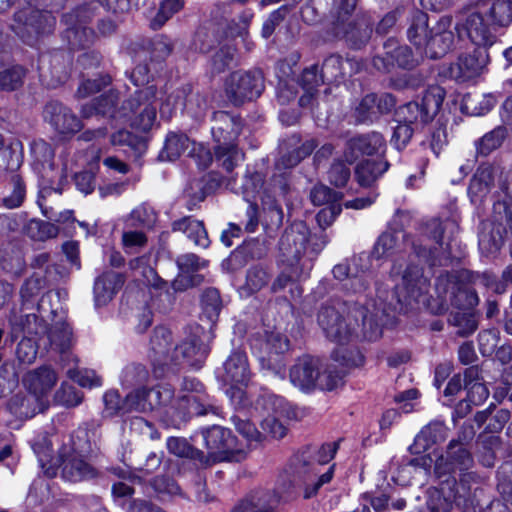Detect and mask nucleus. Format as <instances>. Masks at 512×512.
Listing matches in <instances>:
<instances>
[{
	"mask_svg": "<svg viewBox=\"0 0 512 512\" xmlns=\"http://www.w3.org/2000/svg\"><path fill=\"white\" fill-rule=\"evenodd\" d=\"M390 279L393 290L384 292L377 288L378 300L366 307L348 308L343 303L323 305L317 319L326 337L340 346L358 340L360 331L364 339L377 340L383 327L392 323L393 313H407L425 302L430 282L418 265L395 261Z\"/></svg>",
	"mask_w": 512,
	"mask_h": 512,
	"instance_id": "obj_1",
	"label": "nucleus"
},
{
	"mask_svg": "<svg viewBox=\"0 0 512 512\" xmlns=\"http://www.w3.org/2000/svg\"><path fill=\"white\" fill-rule=\"evenodd\" d=\"M327 243L328 238L324 233L311 234L303 221H295L287 227L279 241L286 267L272 282L271 291L279 293L288 288L291 299L301 297L303 289L298 281L309 276L314 260Z\"/></svg>",
	"mask_w": 512,
	"mask_h": 512,
	"instance_id": "obj_2",
	"label": "nucleus"
},
{
	"mask_svg": "<svg viewBox=\"0 0 512 512\" xmlns=\"http://www.w3.org/2000/svg\"><path fill=\"white\" fill-rule=\"evenodd\" d=\"M457 230L453 220L431 219L421 227L419 237L411 241L413 252L430 266L444 265L455 257L452 248Z\"/></svg>",
	"mask_w": 512,
	"mask_h": 512,
	"instance_id": "obj_3",
	"label": "nucleus"
},
{
	"mask_svg": "<svg viewBox=\"0 0 512 512\" xmlns=\"http://www.w3.org/2000/svg\"><path fill=\"white\" fill-rule=\"evenodd\" d=\"M494 282L488 273L478 274L468 270L441 274L437 277L435 290L443 302H450L460 310L473 309L479 303L475 286L490 287Z\"/></svg>",
	"mask_w": 512,
	"mask_h": 512,
	"instance_id": "obj_4",
	"label": "nucleus"
},
{
	"mask_svg": "<svg viewBox=\"0 0 512 512\" xmlns=\"http://www.w3.org/2000/svg\"><path fill=\"white\" fill-rule=\"evenodd\" d=\"M339 447L338 442H330L320 447H310L301 456V489L303 497L310 499L318 494L320 489L328 484L334 476V467L326 465L334 458Z\"/></svg>",
	"mask_w": 512,
	"mask_h": 512,
	"instance_id": "obj_5",
	"label": "nucleus"
},
{
	"mask_svg": "<svg viewBox=\"0 0 512 512\" xmlns=\"http://www.w3.org/2000/svg\"><path fill=\"white\" fill-rule=\"evenodd\" d=\"M162 91L155 85L136 90L122 106L123 116L127 117L131 128L138 132L148 133L158 127L157 111Z\"/></svg>",
	"mask_w": 512,
	"mask_h": 512,
	"instance_id": "obj_6",
	"label": "nucleus"
},
{
	"mask_svg": "<svg viewBox=\"0 0 512 512\" xmlns=\"http://www.w3.org/2000/svg\"><path fill=\"white\" fill-rule=\"evenodd\" d=\"M499 187L508 199L493 205L492 234L481 233L479 236L480 248L489 253L497 252L504 242V236L512 235V168L501 172Z\"/></svg>",
	"mask_w": 512,
	"mask_h": 512,
	"instance_id": "obj_7",
	"label": "nucleus"
},
{
	"mask_svg": "<svg viewBox=\"0 0 512 512\" xmlns=\"http://www.w3.org/2000/svg\"><path fill=\"white\" fill-rule=\"evenodd\" d=\"M173 416L179 421H186L192 416L209 413L218 414L219 407L214 397L210 396L204 385L195 378H184L180 395L171 406Z\"/></svg>",
	"mask_w": 512,
	"mask_h": 512,
	"instance_id": "obj_8",
	"label": "nucleus"
},
{
	"mask_svg": "<svg viewBox=\"0 0 512 512\" xmlns=\"http://www.w3.org/2000/svg\"><path fill=\"white\" fill-rule=\"evenodd\" d=\"M12 3H26L28 7L14 14L11 25L15 34L25 43L33 45L39 36L51 33L56 24V18L48 11L33 7L39 0H9Z\"/></svg>",
	"mask_w": 512,
	"mask_h": 512,
	"instance_id": "obj_9",
	"label": "nucleus"
},
{
	"mask_svg": "<svg viewBox=\"0 0 512 512\" xmlns=\"http://www.w3.org/2000/svg\"><path fill=\"white\" fill-rule=\"evenodd\" d=\"M201 435L208 450V460L211 462H241L247 456V450L237 447V439L230 429L219 425H213L201 430Z\"/></svg>",
	"mask_w": 512,
	"mask_h": 512,
	"instance_id": "obj_10",
	"label": "nucleus"
},
{
	"mask_svg": "<svg viewBox=\"0 0 512 512\" xmlns=\"http://www.w3.org/2000/svg\"><path fill=\"white\" fill-rule=\"evenodd\" d=\"M252 351L257 355L263 368L278 372L281 368V355L289 349L288 338L279 331H264L250 339Z\"/></svg>",
	"mask_w": 512,
	"mask_h": 512,
	"instance_id": "obj_11",
	"label": "nucleus"
},
{
	"mask_svg": "<svg viewBox=\"0 0 512 512\" xmlns=\"http://www.w3.org/2000/svg\"><path fill=\"white\" fill-rule=\"evenodd\" d=\"M264 90L261 71H236L225 82V94L234 105H241L258 98Z\"/></svg>",
	"mask_w": 512,
	"mask_h": 512,
	"instance_id": "obj_12",
	"label": "nucleus"
},
{
	"mask_svg": "<svg viewBox=\"0 0 512 512\" xmlns=\"http://www.w3.org/2000/svg\"><path fill=\"white\" fill-rule=\"evenodd\" d=\"M445 98V91L440 86H431L423 94L420 101H412L398 110L403 123L409 125L417 122L428 123L439 112Z\"/></svg>",
	"mask_w": 512,
	"mask_h": 512,
	"instance_id": "obj_13",
	"label": "nucleus"
},
{
	"mask_svg": "<svg viewBox=\"0 0 512 512\" xmlns=\"http://www.w3.org/2000/svg\"><path fill=\"white\" fill-rule=\"evenodd\" d=\"M332 273L337 280L346 281L345 289L353 293L365 292L373 280L369 256L365 253L352 257L349 263L335 265Z\"/></svg>",
	"mask_w": 512,
	"mask_h": 512,
	"instance_id": "obj_14",
	"label": "nucleus"
},
{
	"mask_svg": "<svg viewBox=\"0 0 512 512\" xmlns=\"http://www.w3.org/2000/svg\"><path fill=\"white\" fill-rule=\"evenodd\" d=\"M90 18L89 9L86 6L79 7L63 15L62 21L66 26L63 38L67 41L70 49H85L93 43L95 34L87 26Z\"/></svg>",
	"mask_w": 512,
	"mask_h": 512,
	"instance_id": "obj_15",
	"label": "nucleus"
},
{
	"mask_svg": "<svg viewBox=\"0 0 512 512\" xmlns=\"http://www.w3.org/2000/svg\"><path fill=\"white\" fill-rule=\"evenodd\" d=\"M202 327H191L190 334L178 345L173 347L171 364H186L194 369H200L209 353L208 346L201 339Z\"/></svg>",
	"mask_w": 512,
	"mask_h": 512,
	"instance_id": "obj_16",
	"label": "nucleus"
},
{
	"mask_svg": "<svg viewBox=\"0 0 512 512\" xmlns=\"http://www.w3.org/2000/svg\"><path fill=\"white\" fill-rule=\"evenodd\" d=\"M58 380V373L50 365H42L32 369L23 376V385L35 398L39 412L48 407L50 393Z\"/></svg>",
	"mask_w": 512,
	"mask_h": 512,
	"instance_id": "obj_17",
	"label": "nucleus"
},
{
	"mask_svg": "<svg viewBox=\"0 0 512 512\" xmlns=\"http://www.w3.org/2000/svg\"><path fill=\"white\" fill-rule=\"evenodd\" d=\"M396 105L392 94L380 95L370 93L365 95L354 107L353 117L357 123H373L382 115L390 113Z\"/></svg>",
	"mask_w": 512,
	"mask_h": 512,
	"instance_id": "obj_18",
	"label": "nucleus"
},
{
	"mask_svg": "<svg viewBox=\"0 0 512 512\" xmlns=\"http://www.w3.org/2000/svg\"><path fill=\"white\" fill-rule=\"evenodd\" d=\"M385 56L373 58V66L382 72H390L395 66L403 69H413L418 65V59L406 45H399L395 39L384 43Z\"/></svg>",
	"mask_w": 512,
	"mask_h": 512,
	"instance_id": "obj_19",
	"label": "nucleus"
},
{
	"mask_svg": "<svg viewBox=\"0 0 512 512\" xmlns=\"http://www.w3.org/2000/svg\"><path fill=\"white\" fill-rule=\"evenodd\" d=\"M189 93L190 88L183 87L173 91L165 100L161 99L159 101L161 118L171 119L174 112L180 108H184L188 114L196 119L202 117L206 108L205 102L199 96L191 95L188 98Z\"/></svg>",
	"mask_w": 512,
	"mask_h": 512,
	"instance_id": "obj_20",
	"label": "nucleus"
},
{
	"mask_svg": "<svg viewBox=\"0 0 512 512\" xmlns=\"http://www.w3.org/2000/svg\"><path fill=\"white\" fill-rule=\"evenodd\" d=\"M489 62L486 49L476 48L472 53L462 54L448 68V76L458 82L468 81L480 74Z\"/></svg>",
	"mask_w": 512,
	"mask_h": 512,
	"instance_id": "obj_21",
	"label": "nucleus"
},
{
	"mask_svg": "<svg viewBox=\"0 0 512 512\" xmlns=\"http://www.w3.org/2000/svg\"><path fill=\"white\" fill-rule=\"evenodd\" d=\"M62 478L69 482H80L97 476V470L86 462L73 448L66 446L59 451Z\"/></svg>",
	"mask_w": 512,
	"mask_h": 512,
	"instance_id": "obj_22",
	"label": "nucleus"
},
{
	"mask_svg": "<svg viewBox=\"0 0 512 512\" xmlns=\"http://www.w3.org/2000/svg\"><path fill=\"white\" fill-rule=\"evenodd\" d=\"M223 381L231 385L232 396L242 395V390L238 385H247L251 377V371L248 364L247 355L240 350H234L223 364Z\"/></svg>",
	"mask_w": 512,
	"mask_h": 512,
	"instance_id": "obj_23",
	"label": "nucleus"
},
{
	"mask_svg": "<svg viewBox=\"0 0 512 512\" xmlns=\"http://www.w3.org/2000/svg\"><path fill=\"white\" fill-rule=\"evenodd\" d=\"M374 19L369 11H359L354 21L336 30V36L343 37L355 49L365 46L373 32Z\"/></svg>",
	"mask_w": 512,
	"mask_h": 512,
	"instance_id": "obj_24",
	"label": "nucleus"
},
{
	"mask_svg": "<svg viewBox=\"0 0 512 512\" xmlns=\"http://www.w3.org/2000/svg\"><path fill=\"white\" fill-rule=\"evenodd\" d=\"M450 25V19H440L438 23L430 29L427 43L424 44L420 53L425 54L431 59H438L450 51L454 43V34L449 29Z\"/></svg>",
	"mask_w": 512,
	"mask_h": 512,
	"instance_id": "obj_25",
	"label": "nucleus"
},
{
	"mask_svg": "<svg viewBox=\"0 0 512 512\" xmlns=\"http://www.w3.org/2000/svg\"><path fill=\"white\" fill-rule=\"evenodd\" d=\"M44 119L60 134H74L81 130L80 119L66 106L51 101L44 108Z\"/></svg>",
	"mask_w": 512,
	"mask_h": 512,
	"instance_id": "obj_26",
	"label": "nucleus"
},
{
	"mask_svg": "<svg viewBox=\"0 0 512 512\" xmlns=\"http://www.w3.org/2000/svg\"><path fill=\"white\" fill-rule=\"evenodd\" d=\"M264 184V176L258 172L248 171L245 175L244 182L242 184V195L244 200L249 204L246 216L247 222L245 224V230L249 233L256 231L258 227V206L255 202L256 197L261 193Z\"/></svg>",
	"mask_w": 512,
	"mask_h": 512,
	"instance_id": "obj_27",
	"label": "nucleus"
},
{
	"mask_svg": "<svg viewBox=\"0 0 512 512\" xmlns=\"http://www.w3.org/2000/svg\"><path fill=\"white\" fill-rule=\"evenodd\" d=\"M205 264L206 262L194 253L178 256L176 259L178 274L171 283L173 289L175 291H184L200 284L201 276L196 274V272L203 268Z\"/></svg>",
	"mask_w": 512,
	"mask_h": 512,
	"instance_id": "obj_28",
	"label": "nucleus"
},
{
	"mask_svg": "<svg viewBox=\"0 0 512 512\" xmlns=\"http://www.w3.org/2000/svg\"><path fill=\"white\" fill-rule=\"evenodd\" d=\"M465 33L469 40L480 49L492 46L496 41V35L479 13H471L467 16L459 34Z\"/></svg>",
	"mask_w": 512,
	"mask_h": 512,
	"instance_id": "obj_29",
	"label": "nucleus"
},
{
	"mask_svg": "<svg viewBox=\"0 0 512 512\" xmlns=\"http://www.w3.org/2000/svg\"><path fill=\"white\" fill-rule=\"evenodd\" d=\"M385 146V139L379 132L358 135L349 139L344 151L345 160L353 163L362 155H372Z\"/></svg>",
	"mask_w": 512,
	"mask_h": 512,
	"instance_id": "obj_30",
	"label": "nucleus"
},
{
	"mask_svg": "<svg viewBox=\"0 0 512 512\" xmlns=\"http://www.w3.org/2000/svg\"><path fill=\"white\" fill-rule=\"evenodd\" d=\"M212 121L211 133L217 145L232 143L241 133L240 118L226 111L214 112Z\"/></svg>",
	"mask_w": 512,
	"mask_h": 512,
	"instance_id": "obj_31",
	"label": "nucleus"
},
{
	"mask_svg": "<svg viewBox=\"0 0 512 512\" xmlns=\"http://www.w3.org/2000/svg\"><path fill=\"white\" fill-rule=\"evenodd\" d=\"M280 496L270 490H255L246 495L231 512H278Z\"/></svg>",
	"mask_w": 512,
	"mask_h": 512,
	"instance_id": "obj_32",
	"label": "nucleus"
},
{
	"mask_svg": "<svg viewBox=\"0 0 512 512\" xmlns=\"http://www.w3.org/2000/svg\"><path fill=\"white\" fill-rule=\"evenodd\" d=\"M299 143L300 138L295 135L283 141L280 145L281 156L277 162L279 167H295L301 160L309 156L317 146L314 139L307 140L301 145H299Z\"/></svg>",
	"mask_w": 512,
	"mask_h": 512,
	"instance_id": "obj_33",
	"label": "nucleus"
},
{
	"mask_svg": "<svg viewBox=\"0 0 512 512\" xmlns=\"http://www.w3.org/2000/svg\"><path fill=\"white\" fill-rule=\"evenodd\" d=\"M319 360L311 356L300 357L290 369L291 383L303 391L316 387Z\"/></svg>",
	"mask_w": 512,
	"mask_h": 512,
	"instance_id": "obj_34",
	"label": "nucleus"
},
{
	"mask_svg": "<svg viewBox=\"0 0 512 512\" xmlns=\"http://www.w3.org/2000/svg\"><path fill=\"white\" fill-rule=\"evenodd\" d=\"M123 275L112 271H104L94 282V300L97 306H104L112 300L114 295L123 286Z\"/></svg>",
	"mask_w": 512,
	"mask_h": 512,
	"instance_id": "obj_35",
	"label": "nucleus"
},
{
	"mask_svg": "<svg viewBox=\"0 0 512 512\" xmlns=\"http://www.w3.org/2000/svg\"><path fill=\"white\" fill-rule=\"evenodd\" d=\"M447 436L448 428L446 425L442 421H432L417 434L409 449L412 453H421L430 449L434 444L445 441Z\"/></svg>",
	"mask_w": 512,
	"mask_h": 512,
	"instance_id": "obj_36",
	"label": "nucleus"
},
{
	"mask_svg": "<svg viewBox=\"0 0 512 512\" xmlns=\"http://www.w3.org/2000/svg\"><path fill=\"white\" fill-rule=\"evenodd\" d=\"M150 355L154 366L156 364L164 366L170 362L172 354V334L169 329L163 326L156 327L150 339Z\"/></svg>",
	"mask_w": 512,
	"mask_h": 512,
	"instance_id": "obj_37",
	"label": "nucleus"
},
{
	"mask_svg": "<svg viewBox=\"0 0 512 512\" xmlns=\"http://www.w3.org/2000/svg\"><path fill=\"white\" fill-rule=\"evenodd\" d=\"M431 464L432 459L428 455L402 459L401 463L393 471L392 479L398 485H409L415 473L420 471L427 473L431 468Z\"/></svg>",
	"mask_w": 512,
	"mask_h": 512,
	"instance_id": "obj_38",
	"label": "nucleus"
},
{
	"mask_svg": "<svg viewBox=\"0 0 512 512\" xmlns=\"http://www.w3.org/2000/svg\"><path fill=\"white\" fill-rule=\"evenodd\" d=\"M45 287V280L39 276H32L28 278L21 287L20 295L22 298L23 305L29 309L37 304L39 311H45L46 302H50L54 293L49 291L42 295L39 301L37 297Z\"/></svg>",
	"mask_w": 512,
	"mask_h": 512,
	"instance_id": "obj_39",
	"label": "nucleus"
},
{
	"mask_svg": "<svg viewBox=\"0 0 512 512\" xmlns=\"http://www.w3.org/2000/svg\"><path fill=\"white\" fill-rule=\"evenodd\" d=\"M171 229L173 232L184 233L196 246L207 248L210 244L203 222L192 216H185L173 221Z\"/></svg>",
	"mask_w": 512,
	"mask_h": 512,
	"instance_id": "obj_40",
	"label": "nucleus"
},
{
	"mask_svg": "<svg viewBox=\"0 0 512 512\" xmlns=\"http://www.w3.org/2000/svg\"><path fill=\"white\" fill-rule=\"evenodd\" d=\"M408 240V236L402 229L386 231L379 236L374 246L373 255L383 258L397 254L406 247Z\"/></svg>",
	"mask_w": 512,
	"mask_h": 512,
	"instance_id": "obj_41",
	"label": "nucleus"
},
{
	"mask_svg": "<svg viewBox=\"0 0 512 512\" xmlns=\"http://www.w3.org/2000/svg\"><path fill=\"white\" fill-rule=\"evenodd\" d=\"M430 35L428 29V15L418 9H413L410 14V25L407 29V37L411 44L420 52Z\"/></svg>",
	"mask_w": 512,
	"mask_h": 512,
	"instance_id": "obj_42",
	"label": "nucleus"
},
{
	"mask_svg": "<svg viewBox=\"0 0 512 512\" xmlns=\"http://www.w3.org/2000/svg\"><path fill=\"white\" fill-rule=\"evenodd\" d=\"M384 160H365L355 168V177L362 187L372 186L389 168Z\"/></svg>",
	"mask_w": 512,
	"mask_h": 512,
	"instance_id": "obj_43",
	"label": "nucleus"
},
{
	"mask_svg": "<svg viewBox=\"0 0 512 512\" xmlns=\"http://www.w3.org/2000/svg\"><path fill=\"white\" fill-rule=\"evenodd\" d=\"M359 0H334L331 9L333 31L346 27L348 23L356 18L359 11H363L358 7Z\"/></svg>",
	"mask_w": 512,
	"mask_h": 512,
	"instance_id": "obj_44",
	"label": "nucleus"
},
{
	"mask_svg": "<svg viewBox=\"0 0 512 512\" xmlns=\"http://www.w3.org/2000/svg\"><path fill=\"white\" fill-rule=\"evenodd\" d=\"M111 144L114 146L127 147L124 152L129 157H133L136 160L139 159L147 149L146 141L137 135H134L128 130H119L112 134Z\"/></svg>",
	"mask_w": 512,
	"mask_h": 512,
	"instance_id": "obj_45",
	"label": "nucleus"
},
{
	"mask_svg": "<svg viewBox=\"0 0 512 512\" xmlns=\"http://www.w3.org/2000/svg\"><path fill=\"white\" fill-rule=\"evenodd\" d=\"M191 141L183 133L170 132L159 154L161 160L174 161L185 153L191 146Z\"/></svg>",
	"mask_w": 512,
	"mask_h": 512,
	"instance_id": "obj_46",
	"label": "nucleus"
},
{
	"mask_svg": "<svg viewBox=\"0 0 512 512\" xmlns=\"http://www.w3.org/2000/svg\"><path fill=\"white\" fill-rule=\"evenodd\" d=\"M52 350L66 354L72 345V329L66 322L55 323L48 331Z\"/></svg>",
	"mask_w": 512,
	"mask_h": 512,
	"instance_id": "obj_47",
	"label": "nucleus"
},
{
	"mask_svg": "<svg viewBox=\"0 0 512 512\" xmlns=\"http://www.w3.org/2000/svg\"><path fill=\"white\" fill-rule=\"evenodd\" d=\"M166 447L171 454L177 457L192 459L201 464L208 463L205 454L190 445L185 438L169 437L166 441Z\"/></svg>",
	"mask_w": 512,
	"mask_h": 512,
	"instance_id": "obj_48",
	"label": "nucleus"
},
{
	"mask_svg": "<svg viewBox=\"0 0 512 512\" xmlns=\"http://www.w3.org/2000/svg\"><path fill=\"white\" fill-rule=\"evenodd\" d=\"M492 181L493 168L489 165L480 166L470 181L468 194L472 198L485 196L490 191Z\"/></svg>",
	"mask_w": 512,
	"mask_h": 512,
	"instance_id": "obj_49",
	"label": "nucleus"
},
{
	"mask_svg": "<svg viewBox=\"0 0 512 512\" xmlns=\"http://www.w3.org/2000/svg\"><path fill=\"white\" fill-rule=\"evenodd\" d=\"M117 103V96L115 93L101 95L95 99L92 104L82 107V115L84 117H91L93 114H101L103 116L109 115L115 117L114 109Z\"/></svg>",
	"mask_w": 512,
	"mask_h": 512,
	"instance_id": "obj_50",
	"label": "nucleus"
},
{
	"mask_svg": "<svg viewBox=\"0 0 512 512\" xmlns=\"http://www.w3.org/2000/svg\"><path fill=\"white\" fill-rule=\"evenodd\" d=\"M345 64H348V60L344 61L339 55L327 57L320 69V74L325 83L331 84L340 81L345 74Z\"/></svg>",
	"mask_w": 512,
	"mask_h": 512,
	"instance_id": "obj_51",
	"label": "nucleus"
},
{
	"mask_svg": "<svg viewBox=\"0 0 512 512\" xmlns=\"http://www.w3.org/2000/svg\"><path fill=\"white\" fill-rule=\"evenodd\" d=\"M506 137V129L498 126L492 131L486 133L475 142L476 152L481 156H488L491 152L498 149Z\"/></svg>",
	"mask_w": 512,
	"mask_h": 512,
	"instance_id": "obj_52",
	"label": "nucleus"
},
{
	"mask_svg": "<svg viewBox=\"0 0 512 512\" xmlns=\"http://www.w3.org/2000/svg\"><path fill=\"white\" fill-rule=\"evenodd\" d=\"M447 455L451 461V467L448 471L467 470L473 461L469 451L457 441L450 442Z\"/></svg>",
	"mask_w": 512,
	"mask_h": 512,
	"instance_id": "obj_53",
	"label": "nucleus"
},
{
	"mask_svg": "<svg viewBox=\"0 0 512 512\" xmlns=\"http://www.w3.org/2000/svg\"><path fill=\"white\" fill-rule=\"evenodd\" d=\"M149 378V372L142 364H129L122 370L120 381L123 387L143 386Z\"/></svg>",
	"mask_w": 512,
	"mask_h": 512,
	"instance_id": "obj_54",
	"label": "nucleus"
},
{
	"mask_svg": "<svg viewBox=\"0 0 512 512\" xmlns=\"http://www.w3.org/2000/svg\"><path fill=\"white\" fill-rule=\"evenodd\" d=\"M147 397L149 399V403H151V410L156 407L169 406L168 413L173 415L171 406L174 404L176 399H174V389L170 384H160L153 389L148 390Z\"/></svg>",
	"mask_w": 512,
	"mask_h": 512,
	"instance_id": "obj_55",
	"label": "nucleus"
},
{
	"mask_svg": "<svg viewBox=\"0 0 512 512\" xmlns=\"http://www.w3.org/2000/svg\"><path fill=\"white\" fill-rule=\"evenodd\" d=\"M203 315L211 322L215 323L222 308L220 293L215 288H207L201 298Z\"/></svg>",
	"mask_w": 512,
	"mask_h": 512,
	"instance_id": "obj_56",
	"label": "nucleus"
},
{
	"mask_svg": "<svg viewBox=\"0 0 512 512\" xmlns=\"http://www.w3.org/2000/svg\"><path fill=\"white\" fill-rule=\"evenodd\" d=\"M343 378L344 371L338 369L336 366L328 365L325 369L321 371L319 365L317 372L316 387H318L321 390L331 391L342 384Z\"/></svg>",
	"mask_w": 512,
	"mask_h": 512,
	"instance_id": "obj_57",
	"label": "nucleus"
},
{
	"mask_svg": "<svg viewBox=\"0 0 512 512\" xmlns=\"http://www.w3.org/2000/svg\"><path fill=\"white\" fill-rule=\"evenodd\" d=\"M26 233L34 240L45 241L47 239L55 238L59 233V229L53 223L39 219H32L26 226Z\"/></svg>",
	"mask_w": 512,
	"mask_h": 512,
	"instance_id": "obj_58",
	"label": "nucleus"
},
{
	"mask_svg": "<svg viewBox=\"0 0 512 512\" xmlns=\"http://www.w3.org/2000/svg\"><path fill=\"white\" fill-rule=\"evenodd\" d=\"M184 4V0H163L158 12L151 20V28L154 30L160 29L174 14L183 9Z\"/></svg>",
	"mask_w": 512,
	"mask_h": 512,
	"instance_id": "obj_59",
	"label": "nucleus"
},
{
	"mask_svg": "<svg viewBox=\"0 0 512 512\" xmlns=\"http://www.w3.org/2000/svg\"><path fill=\"white\" fill-rule=\"evenodd\" d=\"M215 153L227 172H231L243 160V153L234 142L217 145Z\"/></svg>",
	"mask_w": 512,
	"mask_h": 512,
	"instance_id": "obj_60",
	"label": "nucleus"
},
{
	"mask_svg": "<svg viewBox=\"0 0 512 512\" xmlns=\"http://www.w3.org/2000/svg\"><path fill=\"white\" fill-rule=\"evenodd\" d=\"M282 410H275V414L268 415L261 422L263 439L270 437L273 439H281L287 433L286 425L280 420Z\"/></svg>",
	"mask_w": 512,
	"mask_h": 512,
	"instance_id": "obj_61",
	"label": "nucleus"
},
{
	"mask_svg": "<svg viewBox=\"0 0 512 512\" xmlns=\"http://www.w3.org/2000/svg\"><path fill=\"white\" fill-rule=\"evenodd\" d=\"M147 394L148 390L144 387L136 388L127 394L124 399V412L129 413L132 411H151V403H149Z\"/></svg>",
	"mask_w": 512,
	"mask_h": 512,
	"instance_id": "obj_62",
	"label": "nucleus"
},
{
	"mask_svg": "<svg viewBox=\"0 0 512 512\" xmlns=\"http://www.w3.org/2000/svg\"><path fill=\"white\" fill-rule=\"evenodd\" d=\"M157 220V214L153 207L142 204L136 207L129 215V223L131 226L152 228Z\"/></svg>",
	"mask_w": 512,
	"mask_h": 512,
	"instance_id": "obj_63",
	"label": "nucleus"
},
{
	"mask_svg": "<svg viewBox=\"0 0 512 512\" xmlns=\"http://www.w3.org/2000/svg\"><path fill=\"white\" fill-rule=\"evenodd\" d=\"M495 25L506 27L512 22V0H497L490 9Z\"/></svg>",
	"mask_w": 512,
	"mask_h": 512,
	"instance_id": "obj_64",
	"label": "nucleus"
}]
</instances>
